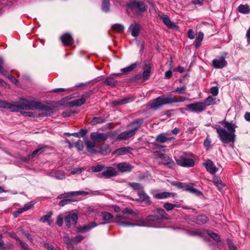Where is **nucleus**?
I'll return each instance as SVG.
<instances>
[{
	"mask_svg": "<svg viewBox=\"0 0 250 250\" xmlns=\"http://www.w3.org/2000/svg\"><path fill=\"white\" fill-rule=\"evenodd\" d=\"M7 108L11 111H19L21 110L19 102L9 103Z\"/></svg>",
	"mask_w": 250,
	"mask_h": 250,
	"instance_id": "cd10ccee",
	"label": "nucleus"
},
{
	"mask_svg": "<svg viewBox=\"0 0 250 250\" xmlns=\"http://www.w3.org/2000/svg\"><path fill=\"white\" fill-rule=\"evenodd\" d=\"M156 212L159 214L160 216L159 217L161 218V220L163 219H168V215L166 213L164 209L162 208H157Z\"/></svg>",
	"mask_w": 250,
	"mask_h": 250,
	"instance_id": "c03bdc74",
	"label": "nucleus"
},
{
	"mask_svg": "<svg viewBox=\"0 0 250 250\" xmlns=\"http://www.w3.org/2000/svg\"><path fill=\"white\" fill-rule=\"evenodd\" d=\"M185 190L189 191V192L194 193L197 195H200L201 194V192L198 190L197 189L193 188L192 186L187 185L185 187Z\"/></svg>",
	"mask_w": 250,
	"mask_h": 250,
	"instance_id": "58836bf2",
	"label": "nucleus"
},
{
	"mask_svg": "<svg viewBox=\"0 0 250 250\" xmlns=\"http://www.w3.org/2000/svg\"><path fill=\"white\" fill-rule=\"evenodd\" d=\"M132 148L129 146L122 147L116 149L113 154L118 156L123 155L130 153Z\"/></svg>",
	"mask_w": 250,
	"mask_h": 250,
	"instance_id": "aec40b11",
	"label": "nucleus"
},
{
	"mask_svg": "<svg viewBox=\"0 0 250 250\" xmlns=\"http://www.w3.org/2000/svg\"><path fill=\"white\" fill-rule=\"evenodd\" d=\"M90 194V192L84 191H71L70 195L71 196H85L87 195Z\"/></svg>",
	"mask_w": 250,
	"mask_h": 250,
	"instance_id": "49530a36",
	"label": "nucleus"
},
{
	"mask_svg": "<svg viewBox=\"0 0 250 250\" xmlns=\"http://www.w3.org/2000/svg\"><path fill=\"white\" fill-rule=\"evenodd\" d=\"M238 10L243 14H248L250 12V9L248 5H240L238 7Z\"/></svg>",
	"mask_w": 250,
	"mask_h": 250,
	"instance_id": "e433bc0d",
	"label": "nucleus"
},
{
	"mask_svg": "<svg viewBox=\"0 0 250 250\" xmlns=\"http://www.w3.org/2000/svg\"><path fill=\"white\" fill-rule=\"evenodd\" d=\"M97 226V224L94 222H92L90 223L88 225H84L83 226H81L77 229V231L85 233L89 230H90L91 229L96 227Z\"/></svg>",
	"mask_w": 250,
	"mask_h": 250,
	"instance_id": "412c9836",
	"label": "nucleus"
},
{
	"mask_svg": "<svg viewBox=\"0 0 250 250\" xmlns=\"http://www.w3.org/2000/svg\"><path fill=\"white\" fill-rule=\"evenodd\" d=\"M52 213H49L47 215L43 216L41 219L40 221L43 223L47 222L48 225H51L52 221L50 219L51 217Z\"/></svg>",
	"mask_w": 250,
	"mask_h": 250,
	"instance_id": "3c124183",
	"label": "nucleus"
},
{
	"mask_svg": "<svg viewBox=\"0 0 250 250\" xmlns=\"http://www.w3.org/2000/svg\"><path fill=\"white\" fill-rule=\"evenodd\" d=\"M159 220H161V218L158 216L149 215L146 218L145 221L144 220H140L138 222L140 224L138 225L141 226H151L153 222Z\"/></svg>",
	"mask_w": 250,
	"mask_h": 250,
	"instance_id": "ddd939ff",
	"label": "nucleus"
},
{
	"mask_svg": "<svg viewBox=\"0 0 250 250\" xmlns=\"http://www.w3.org/2000/svg\"><path fill=\"white\" fill-rule=\"evenodd\" d=\"M203 38H204L203 33L202 32H199L198 34V36L196 37L195 41V47L196 48H198L200 46L201 42L203 40Z\"/></svg>",
	"mask_w": 250,
	"mask_h": 250,
	"instance_id": "c9c22d12",
	"label": "nucleus"
},
{
	"mask_svg": "<svg viewBox=\"0 0 250 250\" xmlns=\"http://www.w3.org/2000/svg\"><path fill=\"white\" fill-rule=\"evenodd\" d=\"M44 148H45L44 147H39V148L35 149L32 152V154H29L28 156V158L25 159V160H24V161H28L30 158H33V157H35V156L38 153H42L44 151Z\"/></svg>",
	"mask_w": 250,
	"mask_h": 250,
	"instance_id": "f704fd0d",
	"label": "nucleus"
},
{
	"mask_svg": "<svg viewBox=\"0 0 250 250\" xmlns=\"http://www.w3.org/2000/svg\"><path fill=\"white\" fill-rule=\"evenodd\" d=\"M61 40L65 45H71L73 43V38L71 35L68 33H65L62 36Z\"/></svg>",
	"mask_w": 250,
	"mask_h": 250,
	"instance_id": "b1692460",
	"label": "nucleus"
},
{
	"mask_svg": "<svg viewBox=\"0 0 250 250\" xmlns=\"http://www.w3.org/2000/svg\"><path fill=\"white\" fill-rule=\"evenodd\" d=\"M128 6L137 15H141L146 10L144 3L142 1H134L128 4Z\"/></svg>",
	"mask_w": 250,
	"mask_h": 250,
	"instance_id": "1a4fd4ad",
	"label": "nucleus"
},
{
	"mask_svg": "<svg viewBox=\"0 0 250 250\" xmlns=\"http://www.w3.org/2000/svg\"><path fill=\"white\" fill-rule=\"evenodd\" d=\"M224 128L216 127L218 137L221 141L224 144L234 143L235 141V128L237 127L235 124L224 122L222 123Z\"/></svg>",
	"mask_w": 250,
	"mask_h": 250,
	"instance_id": "f257e3e1",
	"label": "nucleus"
},
{
	"mask_svg": "<svg viewBox=\"0 0 250 250\" xmlns=\"http://www.w3.org/2000/svg\"><path fill=\"white\" fill-rule=\"evenodd\" d=\"M176 162L177 165L183 167H192L195 164L194 161L192 159L184 156L176 159Z\"/></svg>",
	"mask_w": 250,
	"mask_h": 250,
	"instance_id": "f8f14e48",
	"label": "nucleus"
},
{
	"mask_svg": "<svg viewBox=\"0 0 250 250\" xmlns=\"http://www.w3.org/2000/svg\"><path fill=\"white\" fill-rule=\"evenodd\" d=\"M105 122V120L103 117H94L90 122L92 125H96L99 124H102Z\"/></svg>",
	"mask_w": 250,
	"mask_h": 250,
	"instance_id": "79ce46f5",
	"label": "nucleus"
},
{
	"mask_svg": "<svg viewBox=\"0 0 250 250\" xmlns=\"http://www.w3.org/2000/svg\"><path fill=\"white\" fill-rule=\"evenodd\" d=\"M72 202V200L71 199H63L60 201L58 204L59 206L61 207H63L64 205L68 204Z\"/></svg>",
	"mask_w": 250,
	"mask_h": 250,
	"instance_id": "680f3d73",
	"label": "nucleus"
},
{
	"mask_svg": "<svg viewBox=\"0 0 250 250\" xmlns=\"http://www.w3.org/2000/svg\"><path fill=\"white\" fill-rule=\"evenodd\" d=\"M161 18L164 24L168 28L170 29H175L176 30H178L179 29V27L176 24H175V23L171 21L167 16L166 15H163L161 16Z\"/></svg>",
	"mask_w": 250,
	"mask_h": 250,
	"instance_id": "f3484780",
	"label": "nucleus"
},
{
	"mask_svg": "<svg viewBox=\"0 0 250 250\" xmlns=\"http://www.w3.org/2000/svg\"><path fill=\"white\" fill-rule=\"evenodd\" d=\"M7 108L11 111H19L21 110L19 102L9 103Z\"/></svg>",
	"mask_w": 250,
	"mask_h": 250,
	"instance_id": "c85d7f7f",
	"label": "nucleus"
},
{
	"mask_svg": "<svg viewBox=\"0 0 250 250\" xmlns=\"http://www.w3.org/2000/svg\"><path fill=\"white\" fill-rule=\"evenodd\" d=\"M3 59L1 57H0V74L3 75H6L7 72L3 67Z\"/></svg>",
	"mask_w": 250,
	"mask_h": 250,
	"instance_id": "6e6d98bb",
	"label": "nucleus"
},
{
	"mask_svg": "<svg viewBox=\"0 0 250 250\" xmlns=\"http://www.w3.org/2000/svg\"><path fill=\"white\" fill-rule=\"evenodd\" d=\"M143 123L142 119H138L129 125L130 129L121 132L117 137V140H125L131 137L136 133V131Z\"/></svg>",
	"mask_w": 250,
	"mask_h": 250,
	"instance_id": "20e7f679",
	"label": "nucleus"
},
{
	"mask_svg": "<svg viewBox=\"0 0 250 250\" xmlns=\"http://www.w3.org/2000/svg\"><path fill=\"white\" fill-rule=\"evenodd\" d=\"M48 175L60 180L64 179L65 178L64 172L61 170H58L53 173H50Z\"/></svg>",
	"mask_w": 250,
	"mask_h": 250,
	"instance_id": "7c9ffc66",
	"label": "nucleus"
},
{
	"mask_svg": "<svg viewBox=\"0 0 250 250\" xmlns=\"http://www.w3.org/2000/svg\"><path fill=\"white\" fill-rule=\"evenodd\" d=\"M107 137L108 135L105 133L93 132L90 135V138L92 141H90L86 138H84V140L88 152L92 154L95 153L96 151L94 149L96 146V143L106 140L107 139Z\"/></svg>",
	"mask_w": 250,
	"mask_h": 250,
	"instance_id": "7ed1b4c3",
	"label": "nucleus"
},
{
	"mask_svg": "<svg viewBox=\"0 0 250 250\" xmlns=\"http://www.w3.org/2000/svg\"><path fill=\"white\" fill-rule=\"evenodd\" d=\"M118 169L122 172L131 171L133 167L126 163H121L117 165Z\"/></svg>",
	"mask_w": 250,
	"mask_h": 250,
	"instance_id": "5701e85b",
	"label": "nucleus"
},
{
	"mask_svg": "<svg viewBox=\"0 0 250 250\" xmlns=\"http://www.w3.org/2000/svg\"><path fill=\"white\" fill-rule=\"evenodd\" d=\"M177 206L175 204L171 203H166L164 205V208L167 210L169 211L173 209L175 207H177Z\"/></svg>",
	"mask_w": 250,
	"mask_h": 250,
	"instance_id": "13d9d810",
	"label": "nucleus"
},
{
	"mask_svg": "<svg viewBox=\"0 0 250 250\" xmlns=\"http://www.w3.org/2000/svg\"><path fill=\"white\" fill-rule=\"evenodd\" d=\"M21 110H33L39 109L44 110L41 113L39 114V116H48L51 115L52 110L47 108L41 102L28 101L26 99H21L20 102Z\"/></svg>",
	"mask_w": 250,
	"mask_h": 250,
	"instance_id": "f03ea898",
	"label": "nucleus"
},
{
	"mask_svg": "<svg viewBox=\"0 0 250 250\" xmlns=\"http://www.w3.org/2000/svg\"><path fill=\"white\" fill-rule=\"evenodd\" d=\"M170 194V193L167 192L158 193L154 195V197L157 199L166 198L169 197Z\"/></svg>",
	"mask_w": 250,
	"mask_h": 250,
	"instance_id": "de8ad7c7",
	"label": "nucleus"
},
{
	"mask_svg": "<svg viewBox=\"0 0 250 250\" xmlns=\"http://www.w3.org/2000/svg\"><path fill=\"white\" fill-rule=\"evenodd\" d=\"M101 174L106 178H110L116 176L117 175V171L112 167H107L104 168Z\"/></svg>",
	"mask_w": 250,
	"mask_h": 250,
	"instance_id": "2eb2a0df",
	"label": "nucleus"
},
{
	"mask_svg": "<svg viewBox=\"0 0 250 250\" xmlns=\"http://www.w3.org/2000/svg\"><path fill=\"white\" fill-rule=\"evenodd\" d=\"M102 217L103 218V220L106 221V222L101 223L100 224L101 225H104L105 224V223H108L112 222H114V219L113 216L108 212H102Z\"/></svg>",
	"mask_w": 250,
	"mask_h": 250,
	"instance_id": "a878e982",
	"label": "nucleus"
},
{
	"mask_svg": "<svg viewBox=\"0 0 250 250\" xmlns=\"http://www.w3.org/2000/svg\"><path fill=\"white\" fill-rule=\"evenodd\" d=\"M128 29L131 32L132 36L136 37L139 34L140 26L136 23H133L130 25Z\"/></svg>",
	"mask_w": 250,
	"mask_h": 250,
	"instance_id": "4be33fe9",
	"label": "nucleus"
},
{
	"mask_svg": "<svg viewBox=\"0 0 250 250\" xmlns=\"http://www.w3.org/2000/svg\"><path fill=\"white\" fill-rule=\"evenodd\" d=\"M203 165L206 167L207 171L212 174L215 173L218 170V168L216 167L210 160L207 161L206 163L203 164Z\"/></svg>",
	"mask_w": 250,
	"mask_h": 250,
	"instance_id": "a211bd4d",
	"label": "nucleus"
},
{
	"mask_svg": "<svg viewBox=\"0 0 250 250\" xmlns=\"http://www.w3.org/2000/svg\"><path fill=\"white\" fill-rule=\"evenodd\" d=\"M20 246L22 250H32L29 249L28 246L23 242H20Z\"/></svg>",
	"mask_w": 250,
	"mask_h": 250,
	"instance_id": "774afa93",
	"label": "nucleus"
},
{
	"mask_svg": "<svg viewBox=\"0 0 250 250\" xmlns=\"http://www.w3.org/2000/svg\"><path fill=\"white\" fill-rule=\"evenodd\" d=\"M128 187L132 188L134 190L138 191L143 189V186L139 183L134 182H129L127 184Z\"/></svg>",
	"mask_w": 250,
	"mask_h": 250,
	"instance_id": "473e14b6",
	"label": "nucleus"
},
{
	"mask_svg": "<svg viewBox=\"0 0 250 250\" xmlns=\"http://www.w3.org/2000/svg\"><path fill=\"white\" fill-rule=\"evenodd\" d=\"M64 220L67 227L69 228L71 226H75L77 223L78 215L76 213L68 211L66 213Z\"/></svg>",
	"mask_w": 250,
	"mask_h": 250,
	"instance_id": "9d476101",
	"label": "nucleus"
},
{
	"mask_svg": "<svg viewBox=\"0 0 250 250\" xmlns=\"http://www.w3.org/2000/svg\"><path fill=\"white\" fill-rule=\"evenodd\" d=\"M84 237L81 235H77L75 237L70 238L69 237L66 235L63 236L62 238L63 242L66 245V247L68 250H74V247L73 243L76 244L81 242Z\"/></svg>",
	"mask_w": 250,
	"mask_h": 250,
	"instance_id": "0eeeda50",
	"label": "nucleus"
},
{
	"mask_svg": "<svg viewBox=\"0 0 250 250\" xmlns=\"http://www.w3.org/2000/svg\"><path fill=\"white\" fill-rule=\"evenodd\" d=\"M171 100L169 99V95L167 96L166 95L159 96L149 102V107L153 110H157L164 104H171Z\"/></svg>",
	"mask_w": 250,
	"mask_h": 250,
	"instance_id": "39448f33",
	"label": "nucleus"
},
{
	"mask_svg": "<svg viewBox=\"0 0 250 250\" xmlns=\"http://www.w3.org/2000/svg\"><path fill=\"white\" fill-rule=\"evenodd\" d=\"M203 103L205 104L206 107L207 106L215 104L216 103V98L211 96H209L205 100L204 102Z\"/></svg>",
	"mask_w": 250,
	"mask_h": 250,
	"instance_id": "4c0bfd02",
	"label": "nucleus"
},
{
	"mask_svg": "<svg viewBox=\"0 0 250 250\" xmlns=\"http://www.w3.org/2000/svg\"><path fill=\"white\" fill-rule=\"evenodd\" d=\"M144 72L143 74V79L144 81L147 80L151 72V67L148 64H145L144 68Z\"/></svg>",
	"mask_w": 250,
	"mask_h": 250,
	"instance_id": "bb28decb",
	"label": "nucleus"
},
{
	"mask_svg": "<svg viewBox=\"0 0 250 250\" xmlns=\"http://www.w3.org/2000/svg\"><path fill=\"white\" fill-rule=\"evenodd\" d=\"M9 102L6 101H3L0 100V107L1 108H8Z\"/></svg>",
	"mask_w": 250,
	"mask_h": 250,
	"instance_id": "338daca9",
	"label": "nucleus"
},
{
	"mask_svg": "<svg viewBox=\"0 0 250 250\" xmlns=\"http://www.w3.org/2000/svg\"><path fill=\"white\" fill-rule=\"evenodd\" d=\"M102 8L103 11L108 12L109 10V1L108 0H103Z\"/></svg>",
	"mask_w": 250,
	"mask_h": 250,
	"instance_id": "603ef678",
	"label": "nucleus"
},
{
	"mask_svg": "<svg viewBox=\"0 0 250 250\" xmlns=\"http://www.w3.org/2000/svg\"><path fill=\"white\" fill-rule=\"evenodd\" d=\"M138 195L140 202H145L148 204H150L151 201L149 196L143 190L138 191Z\"/></svg>",
	"mask_w": 250,
	"mask_h": 250,
	"instance_id": "393cba45",
	"label": "nucleus"
},
{
	"mask_svg": "<svg viewBox=\"0 0 250 250\" xmlns=\"http://www.w3.org/2000/svg\"><path fill=\"white\" fill-rule=\"evenodd\" d=\"M75 146L79 151H81L83 148V143L81 140H79L74 144Z\"/></svg>",
	"mask_w": 250,
	"mask_h": 250,
	"instance_id": "bf43d9fd",
	"label": "nucleus"
},
{
	"mask_svg": "<svg viewBox=\"0 0 250 250\" xmlns=\"http://www.w3.org/2000/svg\"><path fill=\"white\" fill-rule=\"evenodd\" d=\"M169 99H171V104L177 102H182L186 100V98L184 96H180L178 98H177L175 96H172V95H169Z\"/></svg>",
	"mask_w": 250,
	"mask_h": 250,
	"instance_id": "09e8293b",
	"label": "nucleus"
},
{
	"mask_svg": "<svg viewBox=\"0 0 250 250\" xmlns=\"http://www.w3.org/2000/svg\"><path fill=\"white\" fill-rule=\"evenodd\" d=\"M83 170H84V168L83 167L73 168H71L69 170L71 174H73V175L79 174Z\"/></svg>",
	"mask_w": 250,
	"mask_h": 250,
	"instance_id": "864d4df0",
	"label": "nucleus"
},
{
	"mask_svg": "<svg viewBox=\"0 0 250 250\" xmlns=\"http://www.w3.org/2000/svg\"><path fill=\"white\" fill-rule=\"evenodd\" d=\"M187 89V87L185 85H183L179 87H177L175 89L174 92L177 93L178 94H183Z\"/></svg>",
	"mask_w": 250,
	"mask_h": 250,
	"instance_id": "052dcab7",
	"label": "nucleus"
},
{
	"mask_svg": "<svg viewBox=\"0 0 250 250\" xmlns=\"http://www.w3.org/2000/svg\"><path fill=\"white\" fill-rule=\"evenodd\" d=\"M42 245L47 250H57L53 245L50 244L43 243Z\"/></svg>",
	"mask_w": 250,
	"mask_h": 250,
	"instance_id": "0e129e2a",
	"label": "nucleus"
},
{
	"mask_svg": "<svg viewBox=\"0 0 250 250\" xmlns=\"http://www.w3.org/2000/svg\"><path fill=\"white\" fill-rule=\"evenodd\" d=\"M112 29L115 31L119 33L123 32L124 30V26L121 24H114L112 26Z\"/></svg>",
	"mask_w": 250,
	"mask_h": 250,
	"instance_id": "8fccbe9b",
	"label": "nucleus"
},
{
	"mask_svg": "<svg viewBox=\"0 0 250 250\" xmlns=\"http://www.w3.org/2000/svg\"><path fill=\"white\" fill-rule=\"evenodd\" d=\"M89 96V95L84 94L81 98L76 99L69 102V104L70 106H79L83 104L86 100V98Z\"/></svg>",
	"mask_w": 250,
	"mask_h": 250,
	"instance_id": "6ab92c4d",
	"label": "nucleus"
},
{
	"mask_svg": "<svg viewBox=\"0 0 250 250\" xmlns=\"http://www.w3.org/2000/svg\"><path fill=\"white\" fill-rule=\"evenodd\" d=\"M111 151L110 146L108 145H103L100 149V152L102 154L106 155L109 154Z\"/></svg>",
	"mask_w": 250,
	"mask_h": 250,
	"instance_id": "a19ab883",
	"label": "nucleus"
},
{
	"mask_svg": "<svg viewBox=\"0 0 250 250\" xmlns=\"http://www.w3.org/2000/svg\"><path fill=\"white\" fill-rule=\"evenodd\" d=\"M155 158L159 163L164 164L169 168H173L175 166L174 161L169 157L164 154H156Z\"/></svg>",
	"mask_w": 250,
	"mask_h": 250,
	"instance_id": "6e6552de",
	"label": "nucleus"
},
{
	"mask_svg": "<svg viewBox=\"0 0 250 250\" xmlns=\"http://www.w3.org/2000/svg\"><path fill=\"white\" fill-rule=\"evenodd\" d=\"M137 65V63H134L130 65L129 66L123 68L121 70L122 74H126L127 73L132 71Z\"/></svg>",
	"mask_w": 250,
	"mask_h": 250,
	"instance_id": "ea45409f",
	"label": "nucleus"
},
{
	"mask_svg": "<svg viewBox=\"0 0 250 250\" xmlns=\"http://www.w3.org/2000/svg\"><path fill=\"white\" fill-rule=\"evenodd\" d=\"M104 166L102 165H99L96 166L91 167V170L93 172H98L102 170H104Z\"/></svg>",
	"mask_w": 250,
	"mask_h": 250,
	"instance_id": "5fc2aeb1",
	"label": "nucleus"
},
{
	"mask_svg": "<svg viewBox=\"0 0 250 250\" xmlns=\"http://www.w3.org/2000/svg\"><path fill=\"white\" fill-rule=\"evenodd\" d=\"M228 244L229 250H237V248L230 240H228Z\"/></svg>",
	"mask_w": 250,
	"mask_h": 250,
	"instance_id": "69168bd1",
	"label": "nucleus"
},
{
	"mask_svg": "<svg viewBox=\"0 0 250 250\" xmlns=\"http://www.w3.org/2000/svg\"><path fill=\"white\" fill-rule=\"evenodd\" d=\"M213 66L216 68H222L227 65V62L225 59L224 57L216 59L212 61Z\"/></svg>",
	"mask_w": 250,
	"mask_h": 250,
	"instance_id": "dca6fc26",
	"label": "nucleus"
},
{
	"mask_svg": "<svg viewBox=\"0 0 250 250\" xmlns=\"http://www.w3.org/2000/svg\"><path fill=\"white\" fill-rule=\"evenodd\" d=\"M131 100V98L129 97H125L123 98V99H120L117 101H115L112 102V105L113 106H115L117 105H123L129 102Z\"/></svg>",
	"mask_w": 250,
	"mask_h": 250,
	"instance_id": "c756f323",
	"label": "nucleus"
},
{
	"mask_svg": "<svg viewBox=\"0 0 250 250\" xmlns=\"http://www.w3.org/2000/svg\"><path fill=\"white\" fill-rule=\"evenodd\" d=\"M133 211L128 208H126L122 210V213L124 215L132 214H133Z\"/></svg>",
	"mask_w": 250,
	"mask_h": 250,
	"instance_id": "e2e57ef3",
	"label": "nucleus"
},
{
	"mask_svg": "<svg viewBox=\"0 0 250 250\" xmlns=\"http://www.w3.org/2000/svg\"><path fill=\"white\" fill-rule=\"evenodd\" d=\"M114 222L116 223L119 226L123 227H134L138 225L133 222L132 218L127 215H117L114 218Z\"/></svg>",
	"mask_w": 250,
	"mask_h": 250,
	"instance_id": "423d86ee",
	"label": "nucleus"
},
{
	"mask_svg": "<svg viewBox=\"0 0 250 250\" xmlns=\"http://www.w3.org/2000/svg\"><path fill=\"white\" fill-rule=\"evenodd\" d=\"M206 105L203 102H197L188 104L186 106V110L192 112H201L205 110Z\"/></svg>",
	"mask_w": 250,
	"mask_h": 250,
	"instance_id": "9b49d317",
	"label": "nucleus"
},
{
	"mask_svg": "<svg viewBox=\"0 0 250 250\" xmlns=\"http://www.w3.org/2000/svg\"><path fill=\"white\" fill-rule=\"evenodd\" d=\"M212 182L219 189L222 188L224 187V185L221 180L216 176H213Z\"/></svg>",
	"mask_w": 250,
	"mask_h": 250,
	"instance_id": "72a5a7b5",
	"label": "nucleus"
},
{
	"mask_svg": "<svg viewBox=\"0 0 250 250\" xmlns=\"http://www.w3.org/2000/svg\"><path fill=\"white\" fill-rule=\"evenodd\" d=\"M105 83L108 85L114 86L117 84V81L111 77H108L105 79Z\"/></svg>",
	"mask_w": 250,
	"mask_h": 250,
	"instance_id": "a18cd8bd",
	"label": "nucleus"
},
{
	"mask_svg": "<svg viewBox=\"0 0 250 250\" xmlns=\"http://www.w3.org/2000/svg\"><path fill=\"white\" fill-rule=\"evenodd\" d=\"M208 234L210 236L211 238H212L216 241L218 242L220 241V237L217 233L209 231L208 232Z\"/></svg>",
	"mask_w": 250,
	"mask_h": 250,
	"instance_id": "4d7b16f0",
	"label": "nucleus"
},
{
	"mask_svg": "<svg viewBox=\"0 0 250 250\" xmlns=\"http://www.w3.org/2000/svg\"><path fill=\"white\" fill-rule=\"evenodd\" d=\"M174 137L170 136L169 133H163L159 134L156 138V142L160 143H164L174 139Z\"/></svg>",
	"mask_w": 250,
	"mask_h": 250,
	"instance_id": "4468645a",
	"label": "nucleus"
},
{
	"mask_svg": "<svg viewBox=\"0 0 250 250\" xmlns=\"http://www.w3.org/2000/svg\"><path fill=\"white\" fill-rule=\"evenodd\" d=\"M33 206V204H27L24 205V206L21 208H20L15 211L14 213L15 217H17V216L20 214L22 213L23 212L26 211L30 208H31Z\"/></svg>",
	"mask_w": 250,
	"mask_h": 250,
	"instance_id": "2f4dec72",
	"label": "nucleus"
},
{
	"mask_svg": "<svg viewBox=\"0 0 250 250\" xmlns=\"http://www.w3.org/2000/svg\"><path fill=\"white\" fill-rule=\"evenodd\" d=\"M208 221V217L204 215H199L196 218V222L199 225L204 224L206 223Z\"/></svg>",
	"mask_w": 250,
	"mask_h": 250,
	"instance_id": "37998d69",
	"label": "nucleus"
}]
</instances>
